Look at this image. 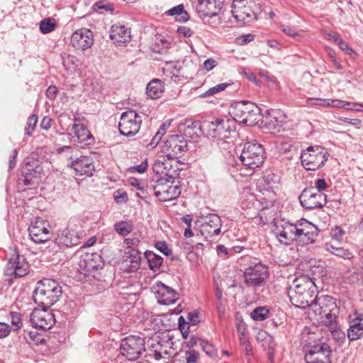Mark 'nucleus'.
<instances>
[{
    "label": "nucleus",
    "instance_id": "19",
    "mask_svg": "<svg viewBox=\"0 0 363 363\" xmlns=\"http://www.w3.org/2000/svg\"><path fill=\"white\" fill-rule=\"evenodd\" d=\"M70 43L77 50H87L94 43L93 33L85 28L77 30L72 35Z\"/></svg>",
    "mask_w": 363,
    "mask_h": 363
},
{
    "label": "nucleus",
    "instance_id": "13",
    "mask_svg": "<svg viewBox=\"0 0 363 363\" xmlns=\"http://www.w3.org/2000/svg\"><path fill=\"white\" fill-rule=\"evenodd\" d=\"M268 277L267 267L260 262L250 265L244 272L245 282L250 286L261 285Z\"/></svg>",
    "mask_w": 363,
    "mask_h": 363
},
{
    "label": "nucleus",
    "instance_id": "45",
    "mask_svg": "<svg viewBox=\"0 0 363 363\" xmlns=\"http://www.w3.org/2000/svg\"><path fill=\"white\" fill-rule=\"evenodd\" d=\"M9 316L11 319L13 330L18 331L23 325L21 314L17 311H11Z\"/></svg>",
    "mask_w": 363,
    "mask_h": 363
},
{
    "label": "nucleus",
    "instance_id": "18",
    "mask_svg": "<svg viewBox=\"0 0 363 363\" xmlns=\"http://www.w3.org/2000/svg\"><path fill=\"white\" fill-rule=\"evenodd\" d=\"M309 306V309L315 315H321L324 312L337 311L335 299L328 295L315 296Z\"/></svg>",
    "mask_w": 363,
    "mask_h": 363
},
{
    "label": "nucleus",
    "instance_id": "44",
    "mask_svg": "<svg viewBox=\"0 0 363 363\" xmlns=\"http://www.w3.org/2000/svg\"><path fill=\"white\" fill-rule=\"evenodd\" d=\"M272 178L270 175L265 176L259 181L258 184L259 191L262 194H265V193L268 195L271 194V192L272 191Z\"/></svg>",
    "mask_w": 363,
    "mask_h": 363
},
{
    "label": "nucleus",
    "instance_id": "16",
    "mask_svg": "<svg viewBox=\"0 0 363 363\" xmlns=\"http://www.w3.org/2000/svg\"><path fill=\"white\" fill-rule=\"evenodd\" d=\"M223 4V0H196L194 3L198 14L202 18L217 16L220 13Z\"/></svg>",
    "mask_w": 363,
    "mask_h": 363
},
{
    "label": "nucleus",
    "instance_id": "32",
    "mask_svg": "<svg viewBox=\"0 0 363 363\" xmlns=\"http://www.w3.org/2000/svg\"><path fill=\"white\" fill-rule=\"evenodd\" d=\"M126 253L128 255L125 260L126 270L128 272H136L140 268L141 264L140 252L135 248H131Z\"/></svg>",
    "mask_w": 363,
    "mask_h": 363
},
{
    "label": "nucleus",
    "instance_id": "31",
    "mask_svg": "<svg viewBox=\"0 0 363 363\" xmlns=\"http://www.w3.org/2000/svg\"><path fill=\"white\" fill-rule=\"evenodd\" d=\"M9 264L16 277H23L28 274L29 272L28 264L23 257L17 255L13 261H9Z\"/></svg>",
    "mask_w": 363,
    "mask_h": 363
},
{
    "label": "nucleus",
    "instance_id": "56",
    "mask_svg": "<svg viewBox=\"0 0 363 363\" xmlns=\"http://www.w3.org/2000/svg\"><path fill=\"white\" fill-rule=\"evenodd\" d=\"M11 330V326L5 323L0 322V338L7 337Z\"/></svg>",
    "mask_w": 363,
    "mask_h": 363
},
{
    "label": "nucleus",
    "instance_id": "49",
    "mask_svg": "<svg viewBox=\"0 0 363 363\" xmlns=\"http://www.w3.org/2000/svg\"><path fill=\"white\" fill-rule=\"evenodd\" d=\"M286 115L280 109L274 111V129L281 127L286 123Z\"/></svg>",
    "mask_w": 363,
    "mask_h": 363
},
{
    "label": "nucleus",
    "instance_id": "33",
    "mask_svg": "<svg viewBox=\"0 0 363 363\" xmlns=\"http://www.w3.org/2000/svg\"><path fill=\"white\" fill-rule=\"evenodd\" d=\"M164 91L163 83L158 79H152L146 88L147 95L151 99H158Z\"/></svg>",
    "mask_w": 363,
    "mask_h": 363
},
{
    "label": "nucleus",
    "instance_id": "62",
    "mask_svg": "<svg viewBox=\"0 0 363 363\" xmlns=\"http://www.w3.org/2000/svg\"><path fill=\"white\" fill-rule=\"evenodd\" d=\"M338 119L342 122L350 123L356 127L357 128H360L362 125V121L359 118L350 119L345 117H339Z\"/></svg>",
    "mask_w": 363,
    "mask_h": 363
},
{
    "label": "nucleus",
    "instance_id": "35",
    "mask_svg": "<svg viewBox=\"0 0 363 363\" xmlns=\"http://www.w3.org/2000/svg\"><path fill=\"white\" fill-rule=\"evenodd\" d=\"M39 167H36L35 169H30L28 164L25 167L23 173V184L26 186L33 185L38 182L40 179V172L38 170Z\"/></svg>",
    "mask_w": 363,
    "mask_h": 363
},
{
    "label": "nucleus",
    "instance_id": "9",
    "mask_svg": "<svg viewBox=\"0 0 363 363\" xmlns=\"http://www.w3.org/2000/svg\"><path fill=\"white\" fill-rule=\"evenodd\" d=\"M253 0H233L232 3V15L235 21L241 25L252 23L256 19V14L252 10Z\"/></svg>",
    "mask_w": 363,
    "mask_h": 363
},
{
    "label": "nucleus",
    "instance_id": "50",
    "mask_svg": "<svg viewBox=\"0 0 363 363\" xmlns=\"http://www.w3.org/2000/svg\"><path fill=\"white\" fill-rule=\"evenodd\" d=\"M172 120H168L165 121L161 126L160 130L155 133L154 138L152 140L151 144H157L161 140L162 136L164 134L165 130L169 127Z\"/></svg>",
    "mask_w": 363,
    "mask_h": 363
},
{
    "label": "nucleus",
    "instance_id": "51",
    "mask_svg": "<svg viewBox=\"0 0 363 363\" xmlns=\"http://www.w3.org/2000/svg\"><path fill=\"white\" fill-rule=\"evenodd\" d=\"M38 122V118L35 115H31L28 118L25 128V134L30 135L34 130Z\"/></svg>",
    "mask_w": 363,
    "mask_h": 363
},
{
    "label": "nucleus",
    "instance_id": "23",
    "mask_svg": "<svg viewBox=\"0 0 363 363\" xmlns=\"http://www.w3.org/2000/svg\"><path fill=\"white\" fill-rule=\"evenodd\" d=\"M172 162L171 157L167 156V158L160 157L155 162L152 169L155 173L161 177H166V180L172 183L177 174L176 170L172 169Z\"/></svg>",
    "mask_w": 363,
    "mask_h": 363
},
{
    "label": "nucleus",
    "instance_id": "11",
    "mask_svg": "<svg viewBox=\"0 0 363 363\" xmlns=\"http://www.w3.org/2000/svg\"><path fill=\"white\" fill-rule=\"evenodd\" d=\"M145 350V340L138 336L130 335L121 343V352L129 360L137 359Z\"/></svg>",
    "mask_w": 363,
    "mask_h": 363
},
{
    "label": "nucleus",
    "instance_id": "20",
    "mask_svg": "<svg viewBox=\"0 0 363 363\" xmlns=\"http://www.w3.org/2000/svg\"><path fill=\"white\" fill-rule=\"evenodd\" d=\"M49 224L41 219H37L29 227V236L37 244L47 242L50 237Z\"/></svg>",
    "mask_w": 363,
    "mask_h": 363
},
{
    "label": "nucleus",
    "instance_id": "58",
    "mask_svg": "<svg viewBox=\"0 0 363 363\" xmlns=\"http://www.w3.org/2000/svg\"><path fill=\"white\" fill-rule=\"evenodd\" d=\"M347 101H345L340 99H330L328 101V106L331 107H335V108H343L345 107V106H349Z\"/></svg>",
    "mask_w": 363,
    "mask_h": 363
},
{
    "label": "nucleus",
    "instance_id": "15",
    "mask_svg": "<svg viewBox=\"0 0 363 363\" xmlns=\"http://www.w3.org/2000/svg\"><path fill=\"white\" fill-rule=\"evenodd\" d=\"M44 308L43 309H34L30 316L33 325L43 330L50 329L55 323L53 313Z\"/></svg>",
    "mask_w": 363,
    "mask_h": 363
},
{
    "label": "nucleus",
    "instance_id": "55",
    "mask_svg": "<svg viewBox=\"0 0 363 363\" xmlns=\"http://www.w3.org/2000/svg\"><path fill=\"white\" fill-rule=\"evenodd\" d=\"M268 211H269V210L265 208L262 209L259 213V218L263 225L269 224L271 221V216H269L268 217V215L270 214V212L268 213Z\"/></svg>",
    "mask_w": 363,
    "mask_h": 363
},
{
    "label": "nucleus",
    "instance_id": "60",
    "mask_svg": "<svg viewBox=\"0 0 363 363\" xmlns=\"http://www.w3.org/2000/svg\"><path fill=\"white\" fill-rule=\"evenodd\" d=\"M282 31L286 33V35L291 36L292 38L299 40L301 38V35L296 31L294 30V28L286 26L283 27Z\"/></svg>",
    "mask_w": 363,
    "mask_h": 363
},
{
    "label": "nucleus",
    "instance_id": "7",
    "mask_svg": "<svg viewBox=\"0 0 363 363\" xmlns=\"http://www.w3.org/2000/svg\"><path fill=\"white\" fill-rule=\"evenodd\" d=\"M327 154V150L321 146H310L301 153L302 165L307 170L315 171L324 165Z\"/></svg>",
    "mask_w": 363,
    "mask_h": 363
},
{
    "label": "nucleus",
    "instance_id": "61",
    "mask_svg": "<svg viewBox=\"0 0 363 363\" xmlns=\"http://www.w3.org/2000/svg\"><path fill=\"white\" fill-rule=\"evenodd\" d=\"M218 62L213 58H208L204 61L203 63V68L206 71L209 72L212 70L216 65Z\"/></svg>",
    "mask_w": 363,
    "mask_h": 363
},
{
    "label": "nucleus",
    "instance_id": "2",
    "mask_svg": "<svg viewBox=\"0 0 363 363\" xmlns=\"http://www.w3.org/2000/svg\"><path fill=\"white\" fill-rule=\"evenodd\" d=\"M274 234L276 235L279 242L283 245H289L293 241H298L303 244L312 243L308 238L306 232L297 224H291L284 219L274 218Z\"/></svg>",
    "mask_w": 363,
    "mask_h": 363
},
{
    "label": "nucleus",
    "instance_id": "5",
    "mask_svg": "<svg viewBox=\"0 0 363 363\" xmlns=\"http://www.w3.org/2000/svg\"><path fill=\"white\" fill-rule=\"evenodd\" d=\"M265 158L266 154L263 146L257 143H245L240 155L242 164L252 170L260 167Z\"/></svg>",
    "mask_w": 363,
    "mask_h": 363
},
{
    "label": "nucleus",
    "instance_id": "14",
    "mask_svg": "<svg viewBox=\"0 0 363 363\" xmlns=\"http://www.w3.org/2000/svg\"><path fill=\"white\" fill-rule=\"evenodd\" d=\"M331 350L325 343H318L310 347L306 352V363H330Z\"/></svg>",
    "mask_w": 363,
    "mask_h": 363
},
{
    "label": "nucleus",
    "instance_id": "52",
    "mask_svg": "<svg viewBox=\"0 0 363 363\" xmlns=\"http://www.w3.org/2000/svg\"><path fill=\"white\" fill-rule=\"evenodd\" d=\"M186 363H196L199 359V353L194 350H187L185 352Z\"/></svg>",
    "mask_w": 363,
    "mask_h": 363
},
{
    "label": "nucleus",
    "instance_id": "64",
    "mask_svg": "<svg viewBox=\"0 0 363 363\" xmlns=\"http://www.w3.org/2000/svg\"><path fill=\"white\" fill-rule=\"evenodd\" d=\"M201 347L207 355L213 357L215 354L212 345L208 344V342H203L201 344Z\"/></svg>",
    "mask_w": 363,
    "mask_h": 363
},
{
    "label": "nucleus",
    "instance_id": "22",
    "mask_svg": "<svg viewBox=\"0 0 363 363\" xmlns=\"http://www.w3.org/2000/svg\"><path fill=\"white\" fill-rule=\"evenodd\" d=\"M76 121L77 119L74 118V123L72 126V133H69L71 140L81 147L90 145L94 140L91 134L84 124L76 123Z\"/></svg>",
    "mask_w": 363,
    "mask_h": 363
},
{
    "label": "nucleus",
    "instance_id": "8",
    "mask_svg": "<svg viewBox=\"0 0 363 363\" xmlns=\"http://www.w3.org/2000/svg\"><path fill=\"white\" fill-rule=\"evenodd\" d=\"M84 235V231L80 230L77 224L69 222L65 229L58 232L52 243L57 245L59 247H71L77 245Z\"/></svg>",
    "mask_w": 363,
    "mask_h": 363
},
{
    "label": "nucleus",
    "instance_id": "39",
    "mask_svg": "<svg viewBox=\"0 0 363 363\" xmlns=\"http://www.w3.org/2000/svg\"><path fill=\"white\" fill-rule=\"evenodd\" d=\"M325 250L332 254L345 259H350L352 257V254L348 250L342 247H337L332 243L325 244Z\"/></svg>",
    "mask_w": 363,
    "mask_h": 363
},
{
    "label": "nucleus",
    "instance_id": "10",
    "mask_svg": "<svg viewBox=\"0 0 363 363\" xmlns=\"http://www.w3.org/2000/svg\"><path fill=\"white\" fill-rule=\"evenodd\" d=\"M141 123V116L135 111L130 109L121 114L118 129L122 135L132 136L138 133Z\"/></svg>",
    "mask_w": 363,
    "mask_h": 363
},
{
    "label": "nucleus",
    "instance_id": "37",
    "mask_svg": "<svg viewBox=\"0 0 363 363\" xmlns=\"http://www.w3.org/2000/svg\"><path fill=\"white\" fill-rule=\"evenodd\" d=\"M298 227H301L304 231L306 232L308 238L313 242L315 238L318 235V229L313 223L308 222L305 219H302L296 223Z\"/></svg>",
    "mask_w": 363,
    "mask_h": 363
},
{
    "label": "nucleus",
    "instance_id": "26",
    "mask_svg": "<svg viewBox=\"0 0 363 363\" xmlns=\"http://www.w3.org/2000/svg\"><path fill=\"white\" fill-rule=\"evenodd\" d=\"M350 328L347 330V337L354 341L363 336V314L354 311L349 315Z\"/></svg>",
    "mask_w": 363,
    "mask_h": 363
},
{
    "label": "nucleus",
    "instance_id": "30",
    "mask_svg": "<svg viewBox=\"0 0 363 363\" xmlns=\"http://www.w3.org/2000/svg\"><path fill=\"white\" fill-rule=\"evenodd\" d=\"M72 167L79 175L91 176L94 170L92 158L89 157H81L72 163Z\"/></svg>",
    "mask_w": 363,
    "mask_h": 363
},
{
    "label": "nucleus",
    "instance_id": "21",
    "mask_svg": "<svg viewBox=\"0 0 363 363\" xmlns=\"http://www.w3.org/2000/svg\"><path fill=\"white\" fill-rule=\"evenodd\" d=\"M164 147L167 155L171 158H177L187 149V143L182 135H172L165 141Z\"/></svg>",
    "mask_w": 363,
    "mask_h": 363
},
{
    "label": "nucleus",
    "instance_id": "36",
    "mask_svg": "<svg viewBox=\"0 0 363 363\" xmlns=\"http://www.w3.org/2000/svg\"><path fill=\"white\" fill-rule=\"evenodd\" d=\"M144 256L147 259L151 270L156 271L159 269L163 263V258L152 251H145Z\"/></svg>",
    "mask_w": 363,
    "mask_h": 363
},
{
    "label": "nucleus",
    "instance_id": "24",
    "mask_svg": "<svg viewBox=\"0 0 363 363\" xmlns=\"http://www.w3.org/2000/svg\"><path fill=\"white\" fill-rule=\"evenodd\" d=\"M167 183H169L167 182ZM174 182L171 184H166L164 185L158 184L155 187V195L162 202L174 200L181 194V187L178 184L173 185Z\"/></svg>",
    "mask_w": 363,
    "mask_h": 363
},
{
    "label": "nucleus",
    "instance_id": "40",
    "mask_svg": "<svg viewBox=\"0 0 363 363\" xmlns=\"http://www.w3.org/2000/svg\"><path fill=\"white\" fill-rule=\"evenodd\" d=\"M114 229L120 235L125 236L132 232L133 225L130 220L119 221L114 224Z\"/></svg>",
    "mask_w": 363,
    "mask_h": 363
},
{
    "label": "nucleus",
    "instance_id": "38",
    "mask_svg": "<svg viewBox=\"0 0 363 363\" xmlns=\"http://www.w3.org/2000/svg\"><path fill=\"white\" fill-rule=\"evenodd\" d=\"M169 16H174L177 21L186 22L189 20V16L184 10L183 4H179L170 9L167 11Z\"/></svg>",
    "mask_w": 363,
    "mask_h": 363
},
{
    "label": "nucleus",
    "instance_id": "54",
    "mask_svg": "<svg viewBox=\"0 0 363 363\" xmlns=\"http://www.w3.org/2000/svg\"><path fill=\"white\" fill-rule=\"evenodd\" d=\"M335 43L339 45L340 48L345 52L347 55H352L354 51L350 48L348 44L344 41L342 38L335 39Z\"/></svg>",
    "mask_w": 363,
    "mask_h": 363
},
{
    "label": "nucleus",
    "instance_id": "48",
    "mask_svg": "<svg viewBox=\"0 0 363 363\" xmlns=\"http://www.w3.org/2000/svg\"><path fill=\"white\" fill-rule=\"evenodd\" d=\"M229 84L228 83H221L217 84L210 89H208L206 92L201 94L203 97H208L210 96H213L223 90H225Z\"/></svg>",
    "mask_w": 363,
    "mask_h": 363
},
{
    "label": "nucleus",
    "instance_id": "46",
    "mask_svg": "<svg viewBox=\"0 0 363 363\" xmlns=\"http://www.w3.org/2000/svg\"><path fill=\"white\" fill-rule=\"evenodd\" d=\"M269 313V310L266 308L259 307L251 313V318L255 320H263L267 317Z\"/></svg>",
    "mask_w": 363,
    "mask_h": 363
},
{
    "label": "nucleus",
    "instance_id": "4",
    "mask_svg": "<svg viewBox=\"0 0 363 363\" xmlns=\"http://www.w3.org/2000/svg\"><path fill=\"white\" fill-rule=\"evenodd\" d=\"M230 113L235 121L248 126L256 125L260 120L259 107L249 101L237 103L232 107Z\"/></svg>",
    "mask_w": 363,
    "mask_h": 363
},
{
    "label": "nucleus",
    "instance_id": "41",
    "mask_svg": "<svg viewBox=\"0 0 363 363\" xmlns=\"http://www.w3.org/2000/svg\"><path fill=\"white\" fill-rule=\"evenodd\" d=\"M40 30L43 34H48L55 30L57 28V23L54 18H46L40 22Z\"/></svg>",
    "mask_w": 363,
    "mask_h": 363
},
{
    "label": "nucleus",
    "instance_id": "25",
    "mask_svg": "<svg viewBox=\"0 0 363 363\" xmlns=\"http://www.w3.org/2000/svg\"><path fill=\"white\" fill-rule=\"evenodd\" d=\"M172 345V337L169 335H167L160 340L152 338L148 341L150 350L154 352L153 356L157 360L161 359L164 354H169L168 350L171 349Z\"/></svg>",
    "mask_w": 363,
    "mask_h": 363
},
{
    "label": "nucleus",
    "instance_id": "27",
    "mask_svg": "<svg viewBox=\"0 0 363 363\" xmlns=\"http://www.w3.org/2000/svg\"><path fill=\"white\" fill-rule=\"evenodd\" d=\"M110 38L118 46L126 45L131 41L130 29L124 25L114 24L110 29Z\"/></svg>",
    "mask_w": 363,
    "mask_h": 363
},
{
    "label": "nucleus",
    "instance_id": "17",
    "mask_svg": "<svg viewBox=\"0 0 363 363\" xmlns=\"http://www.w3.org/2000/svg\"><path fill=\"white\" fill-rule=\"evenodd\" d=\"M221 219L216 214H210L200 226L201 235L209 241H213L220 234Z\"/></svg>",
    "mask_w": 363,
    "mask_h": 363
},
{
    "label": "nucleus",
    "instance_id": "6",
    "mask_svg": "<svg viewBox=\"0 0 363 363\" xmlns=\"http://www.w3.org/2000/svg\"><path fill=\"white\" fill-rule=\"evenodd\" d=\"M231 123L230 120L220 118L205 121L201 125V130L207 137L222 140L228 138L230 133L234 131Z\"/></svg>",
    "mask_w": 363,
    "mask_h": 363
},
{
    "label": "nucleus",
    "instance_id": "29",
    "mask_svg": "<svg viewBox=\"0 0 363 363\" xmlns=\"http://www.w3.org/2000/svg\"><path fill=\"white\" fill-rule=\"evenodd\" d=\"M155 297L160 304L170 305L176 302L179 298V294L172 288L160 283L157 284Z\"/></svg>",
    "mask_w": 363,
    "mask_h": 363
},
{
    "label": "nucleus",
    "instance_id": "47",
    "mask_svg": "<svg viewBox=\"0 0 363 363\" xmlns=\"http://www.w3.org/2000/svg\"><path fill=\"white\" fill-rule=\"evenodd\" d=\"M25 333L26 334H24V338L28 343L39 345L43 341V338H42L41 335H40L35 331H25Z\"/></svg>",
    "mask_w": 363,
    "mask_h": 363
},
{
    "label": "nucleus",
    "instance_id": "57",
    "mask_svg": "<svg viewBox=\"0 0 363 363\" xmlns=\"http://www.w3.org/2000/svg\"><path fill=\"white\" fill-rule=\"evenodd\" d=\"M124 243L129 250H131V248H134V247H138L140 243V240L138 238H126L124 240Z\"/></svg>",
    "mask_w": 363,
    "mask_h": 363
},
{
    "label": "nucleus",
    "instance_id": "28",
    "mask_svg": "<svg viewBox=\"0 0 363 363\" xmlns=\"http://www.w3.org/2000/svg\"><path fill=\"white\" fill-rule=\"evenodd\" d=\"M82 272L84 274L101 268L104 263L98 253H86L80 259L79 263Z\"/></svg>",
    "mask_w": 363,
    "mask_h": 363
},
{
    "label": "nucleus",
    "instance_id": "59",
    "mask_svg": "<svg viewBox=\"0 0 363 363\" xmlns=\"http://www.w3.org/2000/svg\"><path fill=\"white\" fill-rule=\"evenodd\" d=\"M156 248L164 255L171 254L172 250L164 242H158L155 245Z\"/></svg>",
    "mask_w": 363,
    "mask_h": 363
},
{
    "label": "nucleus",
    "instance_id": "63",
    "mask_svg": "<svg viewBox=\"0 0 363 363\" xmlns=\"http://www.w3.org/2000/svg\"><path fill=\"white\" fill-rule=\"evenodd\" d=\"M276 312H277L276 316L277 317L278 319H277V321H275L274 320V325L277 326L278 325L284 324L286 320V313L279 309Z\"/></svg>",
    "mask_w": 363,
    "mask_h": 363
},
{
    "label": "nucleus",
    "instance_id": "42",
    "mask_svg": "<svg viewBox=\"0 0 363 363\" xmlns=\"http://www.w3.org/2000/svg\"><path fill=\"white\" fill-rule=\"evenodd\" d=\"M62 64L65 69L72 72L79 66V60L74 55H66L62 57Z\"/></svg>",
    "mask_w": 363,
    "mask_h": 363
},
{
    "label": "nucleus",
    "instance_id": "34",
    "mask_svg": "<svg viewBox=\"0 0 363 363\" xmlns=\"http://www.w3.org/2000/svg\"><path fill=\"white\" fill-rule=\"evenodd\" d=\"M256 339L258 342L262 343V347L267 350V354L269 356V359H272V336L270 335L267 331L264 330H259L256 336Z\"/></svg>",
    "mask_w": 363,
    "mask_h": 363
},
{
    "label": "nucleus",
    "instance_id": "43",
    "mask_svg": "<svg viewBox=\"0 0 363 363\" xmlns=\"http://www.w3.org/2000/svg\"><path fill=\"white\" fill-rule=\"evenodd\" d=\"M337 311H333V312L327 311L323 313L321 315H315L318 321L324 323L325 325H332L335 323L336 319V314Z\"/></svg>",
    "mask_w": 363,
    "mask_h": 363
},
{
    "label": "nucleus",
    "instance_id": "53",
    "mask_svg": "<svg viewBox=\"0 0 363 363\" xmlns=\"http://www.w3.org/2000/svg\"><path fill=\"white\" fill-rule=\"evenodd\" d=\"M329 99H307V104L313 106H328Z\"/></svg>",
    "mask_w": 363,
    "mask_h": 363
},
{
    "label": "nucleus",
    "instance_id": "12",
    "mask_svg": "<svg viewBox=\"0 0 363 363\" xmlns=\"http://www.w3.org/2000/svg\"><path fill=\"white\" fill-rule=\"evenodd\" d=\"M301 206L306 209L322 208L326 203V196L316 189H305L299 196Z\"/></svg>",
    "mask_w": 363,
    "mask_h": 363
},
{
    "label": "nucleus",
    "instance_id": "3",
    "mask_svg": "<svg viewBox=\"0 0 363 363\" xmlns=\"http://www.w3.org/2000/svg\"><path fill=\"white\" fill-rule=\"evenodd\" d=\"M62 294V287L57 281L44 279L38 281L33 292V300L37 304L49 308L59 300Z\"/></svg>",
    "mask_w": 363,
    "mask_h": 363
},
{
    "label": "nucleus",
    "instance_id": "1",
    "mask_svg": "<svg viewBox=\"0 0 363 363\" xmlns=\"http://www.w3.org/2000/svg\"><path fill=\"white\" fill-rule=\"evenodd\" d=\"M318 287L313 279L303 275L294 280L289 289L291 302L297 308H309L317 296Z\"/></svg>",
    "mask_w": 363,
    "mask_h": 363
}]
</instances>
